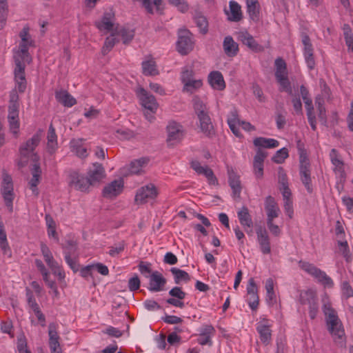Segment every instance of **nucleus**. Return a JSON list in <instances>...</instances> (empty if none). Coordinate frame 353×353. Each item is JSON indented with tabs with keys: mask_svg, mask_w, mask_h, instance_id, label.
Returning a JSON list of instances; mask_svg holds the SVG:
<instances>
[{
	"mask_svg": "<svg viewBox=\"0 0 353 353\" xmlns=\"http://www.w3.org/2000/svg\"><path fill=\"white\" fill-rule=\"evenodd\" d=\"M322 311L325 316L327 330L334 341L342 346L345 343V334L343 323L336 311L333 308L329 296L325 294L321 299Z\"/></svg>",
	"mask_w": 353,
	"mask_h": 353,
	"instance_id": "nucleus-1",
	"label": "nucleus"
},
{
	"mask_svg": "<svg viewBox=\"0 0 353 353\" xmlns=\"http://www.w3.org/2000/svg\"><path fill=\"white\" fill-rule=\"evenodd\" d=\"M137 94L141 105L145 109L144 114L146 119L150 122L152 121L155 118L154 114L159 106L155 97L143 88L137 89Z\"/></svg>",
	"mask_w": 353,
	"mask_h": 353,
	"instance_id": "nucleus-2",
	"label": "nucleus"
},
{
	"mask_svg": "<svg viewBox=\"0 0 353 353\" xmlns=\"http://www.w3.org/2000/svg\"><path fill=\"white\" fill-rule=\"evenodd\" d=\"M19 37L21 38V43L19 48L14 52V62H17V59L21 60V63L29 62L30 58L28 53V49L33 45V40L32 39L29 34V27L24 26L22 30L20 32Z\"/></svg>",
	"mask_w": 353,
	"mask_h": 353,
	"instance_id": "nucleus-3",
	"label": "nucleus"
},
{
	"mask_svg": "<svg viewBox=\"0 0 353 353\" xmlns=\"http://www.w3.org/2000/svg\"><path fill=\"white\" fill-rule=\"evenodd\" d=\"M299 163L300 179L307 192L311 194L313 192V186L311 178L310 163L304 151H301L300 153Z\"/></svg>",
	"mask_w": 353,
	"mask_h": 353,
	"instance_id": "nucleus-4",
	"label": "nucleus"
},
{
	"mask_svg": "<svg viewBox=\"0 0 353 353\" xmlns=\"http://www.w3.org/2000/svg\"><path fill=\"white\" fill-rule=\"evenodd\" d=\"M299 301L302 305L308 306V313L311 319H314L319 312V303L316 292L308 289L299 294Z\"/></svg>",
	"mask_w": 353,
	"mask_h": 353,
	"instance_id": "nucleus-5",
	"label": "nucleus"
},
{
	"mask_svg": "<svg viewBox=\"0 0 353 353\" xmlns=\"http://www.w3.org/2000/svg\"><path fill=\"white\" fill-rule=\"evenodd\" d=\"M275 77L281 87V90L291 94L292 92L290 83L288 78L287 66L285 61L281 58H277L274 62Z\"/></svg>",
	"mask_w": 353,
	"mask_h": 353,
	"instance_id": "nucleus-6",
	"label": "nucleus"
},
{
	"mask_svg": "<svg viewBox=\"0 0 353 353\" xmlns=\"http://www.w3.org/2000/svg\"><path fill=\"white\" fill-rule=\"evenodd\" d=\"M1 194L3 195L5 204L9 211H13V200L14 198V188L12 177L5 171L2 173Z\"/></svg>",
	"mask_w": 353,
	"mask_h": 353,
	"instance_id": "nucleus-7",
	"label": "nucleus"
},
{
	"mask_svg": "<svg viewBox=\"0 0 353 353\" xmlns=\"http://www.w3.org/2000/svg\"><path fill=\"white\" fill-rule=\"evenodd\" d=\"M299 266L303 271L314 277L318 280V281L322 283L323 285L330 287L332 286L333 281L332 279L329 277L325 272L316 268L313 264L306 261H300Z\"/></svg>",
	"mask_w": 353,
	"mask_h": 353,
	"instance_id": "nucleus-8",
	"label": "nucleus"
},
{
	"mask_svg": "<svg viewBox=\"0 0 353 353\" xmlns=\"http://www.w3.org/2000/svg\"><path fill=\"white\" fill-rule=\"evenodd\" d=\"M41 251L44 261L48 267L51 269L52 273L55 276H57L59 280L61 281L64 279L65 276V272L61 268L59 263L54 259L51 251L45 243H41Z\"/></svg>",
	"mask_w": 353,
	"mask_h": 353,
	"instance_id": "nucleus-9",
	"label": "nucleus"
},
{
	"mask_svg": "<svg viewBox=\"0 0 353 353\" xmlns=\"http://www.w3.org/2000/svg\"><path fill=\"white\" fill-rule=\"evenodd\" d=\"M194 42L192 35L186 29H181L179 31V38L176 43L178 52L181 54H187L193 48Z\"/></svg>",
	"mask_w": 353,
	"mask_h": 353,
	"instance_id": "nucleus-10",
	"label": "nucleus"
},
{
	"mask_svg": "<svg viewBox=\"0 0 353 353\" xmlns=\"http://www.w3.org/2000/svg\"><path fill=\"white\" fill-rule=\"evenodd\" d=\"M168 138L167 141L170 145L179 143L184 136L183 126L176 121H172L167 125Z\"/></svg>",
	"mask_w": 353,
	"mask_h": 353,
	"instance_id": "nucleus-11",
	"label": "nucleus"
},
{
	"mask_svg": "<svg viewBox=\"0 0 353 353\" xmlns=\"http://www.w3.org/2000/svg\"><path fill=\"white\" fill-rule=\"evenodd\" d=\"M157 195V190L154 185L150 183L141 187L137 192L135 201L137 204L147 203L150 199H154Z\"/></svg>",
	"mask_w": 353,
	"mask_h": 353,
	"instance_id": "nucleus-12",
	"label": "nucleus"
},
{
	"mask_svg": "<svg viewBox=\"0 0 353 353\" xmlns=\"http://www.w3.org/2000/svg\"><path fill=\"white\" fill-rule=\"evenodd\" d=\"M106 176L103 166L99 163H93L87 172V178L92 186L99 184Z\"/></svg>",
	"mask_w": 353,
	"mask_h": 353,
	"instance_id": "nucleus-13",
	"label": "nucleus"
},
{
	"mask_svg": "<svg viewBox=\"0 0 353 353\" xmlns=\"http://www.w3.org/2000/svg\"><path fill=\"white\" fill-rule=\"evenodd\" d=\"M14 68L15 91L23 92L26 88V79L25 76V64L21 60L17 59Z\"/></svg>",
	"mask_w": 353,
	"mask_h": 353,
	"instance_id": "nucleus-14",
	"label": "nucleus"
},
{
	"mask_svg": "<svg viewBox=\"0 0 353 353\" xmlns=\"http://www.w3.org/2000/svg\"><path fill=\"white\" fill-rule=\"evenodd\" d=\"M69 185L76 190L87 192H89L92 185L88 179L78 172H73L70 175Z\"/></svg>",
	"mask_w": 353,
	"mask_h": 353,
	"instance_id": "nucleus-15",
	"label": "nucleus"
},
{
	"mask_svg": "<svg viewBox=\"0 0 353 353\" xmlns=\"http://www.w3.org/2000/svg\"><path fill=\"white\" fill-rule=\"evenodd\" d=\"M330 159L333 165V171L341 181L345 179V172L344 168V163L341 159L338 152L335 149H332L330 152Z\"/></svg>",
	"mask_w": 353,
	"mask_h": 353,
	"instance_id": "nucleus-16",
	"label": "nucleus"
},
{
	"mask_svg": "<svg viewBox=\"0 0 353 353\" xmlns=\"http://www.w3.org/2000/svg\"><path fill=\"white\" fill-rule=\"evenodd\" d=\"M246 301L252 310H255L259 305L258 288L253 278H250L247 285Z\"/></svg>",
	"mask_w": 353,
	"mask_h": 353,
	"instance_id": "nucleus-17",
	"label": "nucleus"
},
{
	"mask_svg": "<svg viewBox=\"0 0 353 353\" xmlns=\"http://www.w3.org/2000/svg\"><path fill=\"white\" fill-rule=\"evenodd\" d=\"M124 183L121 179L114 180L107 184L103 190V196L108 199H112L121 193Z\"/></svg>",
	"mask_w": 353,
	"mask_h": 353,
	"instance_id": "nucleus-18",
	"label": "nucleus"
},
{
	"mask_svg": "<svg viewBox=\"0 0 353 353\" xmlns=\"http://www.w3.org/2000/svg\"><path fill=\"white\" fill-rule=\"evenodd\" d=\"M169 294L172 297L166 300L167 303L179 308L185 307L183 300L185 298L186 293L181 288L174 287L169 291Z\"/></svg>",
	"mask_w": 353,
	"mask_h": 353,
	"instance_id": "nucleus-19",
	"label": "nucleus"
},
{
	"mask_svg": "<svg viewBox=\"0 0 353 353\" xmlns=\"http://www.w3.org/2000/svg\"><path fill=\"white\" fill-rule=\"evenodd\" d=\"M48 335L49 347L51 353H62L59 343V336L57 333V325L55 323H50L48 326Z\"/></svg>",
	"mask_w": 353,
	"mask_h": 353,
	"instance_id": "nucleus-20",
	"label": "nucleus"
},
{
	"mask_svg": "<svg viewBox=\"0 0 353 353\" xmlns=\"http://www.w3.org/2000/svg\"><path fill=\"white\" fill-rule=\"evenodd\" d=\"M42 137V132H37L31 139L28 140L25 143L22 144L19 148L20 154L23 156H28L34 151L35 148L39 145Z\"/></svg>",
	"mask_w": 353,
	"mask_h": 353,
	"instance_id": "nucleus-21",
	"label": "nucleus"
},
{
	"mask_svg": "<svg viewBox=\"0 0 353 353\" xmlns=\"http://www.w3.org/2000/svg\"><path fill=\"white\" fill-rule=\"evenodd\" d=\"M191 168L199 174L204 175L210 184L215 185L217 183V179L214 176L212 170L209 168L207 165H201L200 162L198 161H191Z\"/></svg>",
	"mask_w": 353,
	"mask_h": 353,
	"instance_id": "nucleus-22",
	"label": "nucleus"
},
{
	"mask_svg": "<svg viewBox=\"0 0 353 353\" xmlns=\"http://www.w3.org/2000/svg\"><path fill=\"white\" fill-rule=\"evenodd\" d=\"M267 157V153L261 149H258L253 161V172L256 179H262L263 176V162Z\"/></svg>",
	"mask_w": 353,
	"mask_h": 353,
	"instance_id": "nucleus-23",
	"label": "nucleus"
},
{
	"mask_svg": "<svg viewBox=\"0 0 353 353\" xmlns=\"http://www.w3.org/2000/svg\"><path fill=\"white\" fill-rule=\"evenodd\" d=\"M148 163V159L141 158L130 163L128 167L123 168L121 173L123 174H137L143 171V169Z\"/></svg>",
	"mask_w": 353,
	"mask_h": 353,
	"instance_id": "nucleus-24",
	"label": "nucleus"
},
{
	"mask_svg": "<svg viewBox=\"0 0 353 353\" xmlns=\"http://www.w3.org/2000/svg\"><path fill=\"white\" fill-rule=\"evenodd\" d=\"M236 34L239 41L252 50L257 52L262 50L261 46L258 44L254 37L247 30H241L238 32Z\"/></svg>",
	"mask_w": 353,
	"mask_h": 353,
	"instance_id": "nucleus-25",
	"label": "nucleus"
},
{
	"mask_svg": "<svg viewBox=\"0 0 353 353\" xmlns=\"http://www.w3.org/2000/svg\"><path fill=\"white\" fill-rule=\"evenodd\" d=\"M165 283L166 279L163 276L162 274L155 271L150 276L148 289L151 292H160L163 290Z\"/></svg>",
	"mask_w": 353,
	"mask_h": 353,
	"instance_id": "nucleus-26",
	"label": "nucleus"
},
{
	"mask_svg": "<svg viewBox=\"0 0 353 353\" xmlns=\"http://www.w3.org/2000/svg\"><path fill=\"white\" fill-rule=\"evenodd\" d=\"M41 172L39 164L35 163L31 169L32 178L28 182L29 188L34 196H38L39 194L37 185L40 183Z\"/></svg>",
	"mask_w": 353,
	"mask_h": 353,
	"instance_id": "nucleus-27",
	"label": "nucleus"
},
{
	"mask_svg": "<svg viewBox=\"0 0 353 353\" xmlns=\"http://www.w3.org/2000/svg\"><path fill=\"white\" fill-rule=\"evenodd\" d=\"M96 26L101 31H110L114 24V14L112 10L105 12L101 19L95 22Z\"/></svg>",
	"mask_w": 353,
	"mask_h": 353,
	"instance_id": "nucleus-28",
	"label": "nucleus"
},
{
	"mask_svg": "<svg viewBox=\"0 0 353 353\" xmlns=\"http://www.w3.org/2000/svg\"><path fill=\"white\" fill-rule=\"evenodd\" d=\"M265 209L267 214V221H273L274 219L278 217L279 215L280 209L275 199L271 196L265 199Z\"/></svg>",
	"mask_w": 353,
	"mask_h": 353,
	"instance_id": "nucleus-29",
	"label": "nucleus"
},
{
	"mask_svg": "<svg viewBox=\"0 0 353 353\" xmlns=\"http://www.w3.org/2000/svg\"><path fill=\"white\" fill-rule=\"evenodd\" d=\"M224 12L227 16L228 20L230 21L237 22L242 19L241 6L234 1H230L229 2V9H225Z\"/></svg>",
	"mask_w": 353,
	"mask_h": 353,
	"instance_id": "nucleus-30",
	"label": "nucleus"
},
{
	"mask_svg": "<svg viewBox=\"0 0 353 353\" xmlns=\"http://www.w3.org/2000/svg\"><path fill=\"white\" fill-rule=\"evenodd\" d=\"M19 96L15 90H12L10 94L8 119H19Z\"/></svg>",
	"mask_w": 353,
	"mask_h": 353,
	"instance_id": "nucleus-31",
	"label": "nucleus"
},
{
	"mask_svg": "<svg viewBox=\"0 0 353 353\" xmlns=\"http://www.w3.org/2000/svg\"><path fill=\"white\" fill-rule=\"evenodd\" d=\"M257 241L263 254H270L271 252L270 243L268 232L265 229L259 228L256 230Z\"/></svg>",
	"mask_w": 353,
	"mask_h": 353,
	"instance_id": "nucleus-32",
	"label": "nucleus"
},
{
	"mask_svg": "<svg viewBox=\"0 0 353 353\" xmlns=\"http://www.w3.org/2000/svg\"><path fill=\"white\" fill-rule=\"evenodd\" d=\"M208 81L214 90H223L225 88L223 77L219 71L211 72L208 74Z\"/></svg>",
	"mask_w": 353,
	"mask_h": 353,
	"instance_id": "nucleus-33",
	"label": "nucleus"
},
{
	"mask_svg": "<svg viewBox=\"0 0 353 353\" xmlns=\"http://www.w3.org/2000/svg\"><path fill=\"white\" fill-rule=\"evenodd\" d=\"M228 183L232 190V196L239 198L241 192V184L239 176L232 170H228Z\"/></svg>",
	"mask_w": 353,
	"mask_h": 353,
	"instance_id": "nucleus-34",
	"label": "nucleus"
},
{
	"mask_svg": "<svg viewBox=\"0 0 353 353\" xmlns=\"http://www.w3.org/2000/svg\"><path fill=\"white\" fill-rule=\"evenodd\" d=\"M57 101L65 107L70 108L77 103V100L65 90H59L55 92Z\"/></svg>",
	"mask_w": 353,
	"mask_h": 353,
	"instance_id": "nucleus-35",
	"label": "nucleus"
},
{
	"mask_svg": "<svg viewBox=\"0 0 353 353\" xmlns=\"http://www.w3.org/2000/svg\"><path fill=\"white\" fill-rule=\"evenodd\" d=\"M223 48L225 54L230 57L236 56L239 52V45L231 36L224 38Z\"/></svg>",
	"mask_w": 353,
	"mask_h": 353,
	"instance_id": "nucleus-36",
	"label": "nucleus"
},
{
	"mask_svg": "<svg viewBox=\"0 0 353 353\" xmlns=\"http://www.w3.org/2000/svg\"><path fill=\"white\" fill-rule=\"evenodd\" d=\"M214 332V327L210 325L203 326L200 331L198 343L201 345H212L211 336Z\"/></svg>",
	"mask_w": 353,
	"mask_h": 353,
	"instance_id": "nucleus-37",
	"label": "nucleus"
},
{
	"mask_svg": "<svg viewBox=\"0 0 353 353\" xmlns=\"http://www.w3.org/2000/svg\"><path fill=\"white\" fill-rule=\"evenodd\" d=\"M47 151L52 154L58 148L57 136L52 125H50L47 135Z\"/></svg>",
	"mask_w": 353,
	"mask_h": 353,
	"instance_id": "nucleus-38",
	"label": "nucleus"
},
{
	"mask_svg": "<svg viewBox=\"0 0 353 353\" xmlns=\"http://www.w3.org/2000/svg\"><path fill=\"white\" fill-rule=\"evenodd\" d=\"M142 72L145 76H155L159 74L154 60L149 58L141 63Z\"/></svg>",
	"mask_w": 353,
	"mask_h": 353,
	"instance_id": "nucleus-39",
	"label": "nucleus"
},
{
	"mask_svg": "<svg viewBox=\"0 0 353 353\" xmlns=\"http://www.w3.org/2000/svg\"><path fill=\"white\" fill-rule=\"evenodd\" d=\"M253 143L256 147L265 148H274L279 146L277 140L271 138L257 137L254 139Z\"/></svg>",
	"mask_w": 353,
	"mask_h": 353,
	"instance_id": "nucleus-40",
	"label": "nucleus"
},
{
	"mask_svg": "<svg viewBox=\"0 0 353 353\" xmlns=\"http://www.w3.org/2000/svg\"><path fill=\"white\" fill-rule=\"evenodd\" d=\"M256 330L258 331L261 341L265 344H268L271 340V330L270 325L263 322L257 324Z\"/></svg>",
	"mask_w": 353,
	"mask_h": 353,
	"instance_id": "nucleus-41",
	"label": "nucleus"
},
{
	"mask_svg": "<svg viewBox=\"0 0 353 353\" xmlns=\"http://www.w3.org/2000/svg\"><path fill=\"white\" fill-rule=\"evenodd\" d=\"M247 12L250 18L253 21H258L259 19L260 6L257 0H246Z\"/></svg>",
	"mask_w": 353,
	"mask_h": 353,
	"instance_id": "nucleus-42",
	"label": "nucleus"
},
{
	"mask_svg": "<svg viewBox=\"0 0 353 353\" xmlns=\"http://www.w3.org/2000/svg\"><path fill=\"white\" fill-rule=\"evenodd\" d=\"M237 216L241 225L245 228H252L253 222L251 216L249 213L248 209L246 207H243L237 212Z\"/></svg>",
	"mask_w": 353,
	"mask_h": 353,
	"instance_id": "nucleus-43",
	"label": "nucleus"
},
{
	"mask_svg": "<svg viewBox=\"0 0 353 353\" xmlns=\"http://www.w3.org/2000/svg\"><path fill=\"white\" fill-rule=\"evenodd\" d=\"M336 243L339 252L343 255L347 262L352 261V253L350 252L348 243L345 239H337Z\"/></svg>",
	"mask_w": 353,
	"mask_h": 353,
	"instance_id": "nucleus-44",
	"label": "nucleus"
},
{
	"mask_svg": "<svg viewBox=\"0 0 353 353\" xmlns=\"http://www.w3.org/2000/svg\"><path fill=\"white\" fill-rule=\"evenodd\" d=\"M200 123V128L205 134H210L212 128L210 118L208 112L197 116Z\"/></svg>",
	"mask_w": 353,
	"mask_h": 353,
	"instance_id": "nucleus-45",
	"label": "nucleus"
},
{
	"mask_svg": "<svg viewBox=\"0 0 353 353\" xmlns=\"http://www.w3.org/2000/svg\"><path fill=\"white\" fill-rule=\"evenodd\" d=\"M183 90L188 93H193L199 90L203 85V81L201 79H193L189 81L183 83Z\"/></svg>",
	"mask_w": 353,
	"mask_h": 353,
	"instance_id": "nucleus-46",
	"label": "nucleus"
},
{
	"mask_svg": "<svg viewBox=\"0 0 353 353\" xmlns=\"http://www.w3.org/2000/svg\"><path fill=\"white\" fill-rule=\"evenodd\" d=\"M170 272L174 276L176 283H179L181 281L187 282L190 279L189 274L184 270L176 268H172Z\"/></svg>",
	"mask_w": 353,
	"mask_h": 353,
	"instance_id": "nucleus-47",
	"label": "nucleus"
},
{
	"mask_svg": "<svg viewBox=\"0 0 353 353\" xmlns=\"http://www.w3.org/2000/svg\"><path fill=\"white\" fill-rule=\"evenodd\" d=\"M46 225L48 227V235L49 238L54 239L57 242L59 238L56 232V223L50 215L46 216Z\"/></svg>",
	"mask_w": 353,
	"mask_h": 353,
	"instance_id": "nucleus-48",
	"label": "nucleus"
},
{
	"mask_svg": "<svg viewBox=\"0 0 353 353\" xmlns=\"http://www.w3.org/2000/svg\"><path fill=\"white\" fill-rule=\"evenodd\" d=\"M118 41L119 39L116 37V33H112L110 36L105 39L104 45L102 48L103 54H106L108 53Z\"/></svg>",
	"mask_w": 353,
	"mask_h": 353,
	"instance_id": "nucleus-49",
	"label": "nucleus"
},
{
	"mask_svg": "<svg viewBox=\"0 0 353 353\" xmlns=\"http://www.w3.org/2000/svg\"><path fill=\"white\" fill-rule=\"evenodd\" d=\"M116 35L120 36L123 43H129L134 37V31L132 30L122 28L115 32Z\"/></svg>",
	"mask_w": 353,
	"mask_h": 353,
	"instance_id": "nucleus-50",
	"label": "nucleus"
},
{
	"mask_svg": "<svg viewBox=\"0 0 353 353\" xmlns=\"http://www.w3.org/2000/svg\"><path fill=\"white\" fill-rule=\"evenodd\" d=\"M79 141L73 140L71 141V148H72V151L75 152V154L81 157L85 158L88 156L87 150L85 148L83 147L80 145Z\"/></svg>",
	"mask_w": 353,
	"mask_h": 353,
	"instance_id": "nucleus-51",
	"label": "nucleus"
},
{
	"mask_svg": "<svg viewBox=\"0 0 353 353\" xmlns=\"http://www.w3.org/2000/svg\"><path fill=\"white\" fill-rule=\"evenodd\" d=\"M193 105L197 116L207 112L205 104L197 97L193 99Z\"/></svg>",
	"mask_w": 353,
	"mask_h": 353,
	"instance_id": "nucleus-52",
	"label": "nucleus"
},
{
	"mask_svg": "<svg viewBox=\"0 0 353 353\" xmlns=\"http://www.w3.org/2000/svg\"><path fill=\"white\" fill-rule=\"evenodd\" d=\"M288 150L285 148L279 150L272 157V161L276 163H282L288 157Z\"/></svg>",
	"mask_w": 353,
	"mask_h": 353,
	"instance_id": "nucleus-53",
	"label": "nucleus"
},
{
	"mask_svg": "<svg viewBox=\"0 0 353 353\" xmlns=\"http://www.w3.org/2000/svg\"><path fill=\"white\" fill-rule=\"evenodd\" d=\"M342 298L348 299L353 296V289L347 281H343L341 285Z\"/></svg>",
	"mask_w": 353,
	"mask_h": 353,
	"instance_id": "nucleus-54",
	"label": "nucleus"
},
{
	"mask_svg": "<svg viewBox=\"0 0 353 353\" xmlns=\"http://www.w3.org/2000/svg\"><path fill=\"white\" fill-rule=\"evenodd\" d=\"M0 246L5 253L8 249L7 236L4 230L3 223L0 221Z\"/></svg>",
	"mask_w": 353,
	"mask_h": 353,
	"instance_id": "nucleus-55",
	"label": "nucleus"
},
{
	"mask_svg": "<svg viewBox=\"0 0 353 353\" xmlns=\"http://www.w3.org/2000/svg\"><path fill=\"white\" fill-rule=\"evenodd\" d=\"M194 73L192 69L185 67L183 68L181 74V80L183 83H186L189 81V80L194 79Z\"/></svg>",
	"mask_w": 353,
	"mask_h": 353,
	"instance_id": "nucleus-56",
	"label": "nucleus"
},
{
	"mask_svg": "<svg viewBox=\"0 0 353 353\" xmlns=\"http://www.w3.org/2000/svg\"><path fill=\"white\" fill-rule=\"evenodd\" d=\"M195 22L199 28L200 31L205 34L208 30V21L203 16H199L195 18Z\"/></svg>",
	"mask_w": 353,
	"mask_h": 353,
	"instance_id": "nucleus-57",
	"label": "nucleus"
},
{
	"mask_svg": "<svg viewBox=\"0 0 353 353\" xmlns=\"http://www.w3.org/2000/svg\"><path fill=\"white\" fill-rule=\"evenodd\" d=\"M302 43L303 45V54L314 52L312 44L311 43L310 39L307 35H303Z\"/></svg>",
	"mask_w": 353,
	"mask_h": 353,
	"instance_id": "nucleus-58",
	"label": "nucleus"
},
{
	"mask_svg": "<svg viewBox=\"0 0 353 353\" xmlns=\"http://www.w3.org/2000/svg\"><path fill=\"white\" fill-rule=\"evenodd\" d=\"M305 61L310 70L315 68L316 63L314 57V52L303 54Z\"/></svg>",
	"mask_w": 353,
	"mask_h": 353,
	"instance_id": "nucleus-59",
	"label": "nucleus"
},
{
	"mask_svg": "<svg viewBox=\"0 0 353 353\" xmlns=\"http://www.w3.org/2000/svg\"><path fill=\"white\" fill-rule=\"evenodd\" d=\"M241 121L239 119L237 111L236 110H232L228 118V125L241 124Z\"/></svg>",
	"mask_w": 353,
	"mask_h": 353,
	"instance_id": "nucleus-60",
	"label": "nucleus"
},
{
	"mask_svg": "<svg viewBox=\"0 0 353 353\" xmlns=\"http://www.w3.org/2000/svg\"><path fill=\"white\" fill-rule=\"evenodd\" d=\"M145 307L149 311H155L161 309V305L154 300L148 299L144 302Z\"/></svg>",
	"mask_w": 353,
	"mask_h": 353,
	"instance_id": "nucleus-61",
	"label": "nucleus"
},
{
	"mask_svg": "<svg viewBox=\"0 0 353 353\" xmlns=\"http://www.w3.org/2000/svg\"><path fill=\"white\" fill-rule=\"evenodd\" d=\"M140 287V279L137 275L130 278L128 281V288L130 291H135Z\"/></svg>",
	"mask_w": 353,
	"mask_h": 353,
	"instance_id": "nucleus-62",
	"label": "nucleus"
},
{
	"mask_svg": "<svg viewBox=\"0 0 353 353\" xmlns=\"http://www.w3.org/2000/svg\"><path fill=\"white\" fill-rule=\"evenodd\" d=\"M279 183L280 188L288 186L287 176L282 168H279L278 171Z\"/></svg>",
	"mask_w": 353,
	"mask_h": 353,
	"instance_id": "nucleus-63",
	"label": "nucleus"
},
{
	"mask_svg": "<svg viewBox=\"0 0 353 353\" xmlns=\"http://www.w3.org/2000/svg\"><path fill=\"white\" fill-rule=\"evenodd\" d=\"M92 266L93 270H96L97 272L100 273L102 275L106 276L109 273V270L108 267L102 263H98L95 264H92Z\"/></svg>",
	"mask_w": 353,
	"mask_h": 353,
	"instance_id": "nucleus-64",
	"label": "nucleus"
}]
</instances>
